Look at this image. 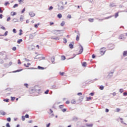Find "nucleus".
Returning <instances> with one entry per match:
<instances>
[{"mask_svg": "<svg viewBox=\"0 0 127 127\" xmlns=\"http://www.w3.org/2000/svg\"><path fill=\"white\" fill-rule=\"evenodd\" d=\"M22 121H25V116H22Z\"/></svg>", "mask_w": 127, "mask_h": 127, "instance_id": "56", "label": "nucleus"}, {"mask_svg": "<svg viewBox=\"0 0 127 127\" xmlns=\"http://www.w3.org/2000/svg\"><path fill=\"white\" fill-rule=\"evenodd\" d=\"M60 109H63L64 108V105H61L59 106Z\"/></svg>", "mask_w": 127, "mask_h": 127, "instance_id": "45", "label": "nucleus"}, {"mask_svg": "<svg viewBox=\"0 0 127 127\" xmlns=\"http://www.w3.org/2000/svg\"><path fill=\"white\" fill-rule=\"evenodd\" d=\"M52 33L55 34V35H59L61 33V30H54L52 31Z\"/></svg>", "mask_w": 127, "mask_h": 127, "instance_id": "2", "label": "nucleus"}, {"mask_svg": "<svg viewBox=\"0 0 127 127\" xmlns=\"http://www.w3.org/2000/svg\"><path fill=\"white\" fill-rule=\"evenodd\" d=\"M10 20V17H8L7 19H6V21L8 22Z\"/></svg>", "mask_w": 127, "mask_h": 127, "instance_id": "63", "label": "nucleus"}, {"mask_svg": "<svg viewBox=\"0 0 127 127\" xmlns=\"http://www.w3.org/2000/svg\"><path fill=\"white\" fill-rule=\"evenodd\" d=\"M114 73H115V70L110 71V72H109L108 75H107V77H108V78H112V77L114 76Z\"/></svg>", "mask_w": 127, "mask_h": 127, "instance_id": "4", "label": "nucleus"}, {"mask_svg": "<svg viewBox=\"0 0 127 127\" xmlns=\"http://www.w3.org/2000/svg\"><path fill=\"white\" fill-rule=\"evenodd\" d=\"M3 101L5 102L6 103H8L9 102V99H4Z\"/></svg>", "mask_w": 127, "mask_h": 127, "instance_id": "26", "label": "nucleus"}, {"mask_svg": "<svg viewBox=\"0 0 127 127\" xmlns=\"http://www.w3.org/2000/svg\"><path fill=\"white\" fill-rule=\"evenodd\" d=\"M99 89H100V90H104V86L101 85V86L99 87Z\"/></svg>", "mask_w": 127, "mask_h": 127, "instance_id": "41", "label": "nucleus"}, {"mask_svg": "<svg viewBox=\"0 0 127 127\" xmlns=\"http://www.w3.org/2000/svg\"><path fill=\"white\" fill-rule=\"evenodd\" d=\"M17 6H18V4L16 3L13 6V8H15V7H17Z\"/></svg>", "mask_w": 127, "mask_h": 127, "instance_id": "35", "label": "nucleus"}, {"mask_svg": "<svg viewBox=\"0 0 127 127\" xmlns=\"http://www.w3.org/2000/svg\"><path fill=\"white\" fill-rule=\"evenodd\" d=\"M123 96H124L125 97L127 96V92H124L123 93Z\"/></svg>", "mask_w": 127, "mask_h": 127, "instance_id": "60", "label": "nucleus"}, {"mask_svg": "<svg viewBox=\"0 0 127 127\" xmlns=\"http://www.w3.org/2000/svg\"><path fill=\"white\" fill-rule=\"evenodd\" d=\"M71 104H76V101L75 100H71Z\"/></svg>", "mask_w": 127, "mask_h": 127, "instance_id": "61", "label": "nucleus"}, {"mask_svg": "<svg viewBox=\"0 0 127 127\" xmlns=\"http://www.w3.org/2000/svg\"><path fill=\"white\" fill-rule=\"evenodd\" d=\"M127 51H125L124 52H123V56H127Z\"/></svg>", "mask_w": 127, "mask_h": 127, "instance_id": "25", "label": "nucleus"}, {"mask_svg": "<svg viewBox=\"0 0 127 127\" xmlns=\"http://www.w3.org/2000/svg\"><path fill=\"white\" fill-rule=\"evenodd\" d=\"M4 66L6 68H8V67H9V65L8 64H4Z\"/></svg>", "mask_w": 127, "mask_h": 127, "instance_id": "27", "label": "nucleus"}, {"mask_svg": "<svg viewBox=\"0 0 127 127\" xmlns=\"http://www.w3.org/2000/svg\"><path fill=\"white\" fill-rule=\"evenodd\" d=\"M8 33V32L7 31H5L4 34H3L4 36H7Z\"/></svg>", "mask_w": 127, "mask_h": 127, "instance_id": "39", "label": "nucleus"}, {"mask_svg": "<svg viewBox=\"0 0 127 127\" xmlns=\"http://www.w3.org/2000/svg\"><path fill=\"white\" fill-rule=\"evenodd\" d=\"M0 115H1L2 116H5L6 115V113L4 112L2 110H1L0 111Z\"/></svg>", "mask_w": 127, "mask_h": 127, "instance_id": "8", "label": "nucleus"}, {"mask_svg": "<svg viewBox=\"0 0 127 127\" xmlns=\"http://www.w3.org/2000/svg\"><path fill=\"white\" fill-rule=\"evenodd\" d=\"M64 24H65V22H64V21H62V22L61 23V26H64Z\"/></svg>", "mask_w": 127, "mask_h": 127, "instance_id": "38", "label": "nucleus"}, {"mask_svg": "<svg viewBox=\"0 0 127 127\" xmlns=\"http://www.w3.org/2000/svg\"><path fill=\"white\" fill-rule=\"evenodd\" d=\"M51 39H54V40H59V38L57 37H54V36H52L51 37Z\"/></svg>", "mask_w": 127, "mask_h": 127, "instance_id": "11", "label": "nucleus"}, {"mask_svg": "<svg viewBox=\"0 0 127 127\" xmlns=\"http://www.w3.org/2000/svg\"><path fill=\"white\" fill-rule=\"evenodd\" d=\"M51 62L52 63H54V62H55V57H53L51 58Z\"/></svg>", "mask_w": 127, "mask_h": 127, "instance_id": "16", "label": "nucleus"}, {"mask_svg": "<svg viewBox=\"0 0 127 127\" xmlns=\"http://www.w3.org/2000/svg\"><path fill=\"white\" fill-rule=\"evenodd\" d=\"M79 39H80V38L79 37V36H78V35H77V36H76V40L77 41H78Z\"/></svg>", "mask_w": 127, "mask_h": 127, "instance_id": "54", "label": "nucleus"}, {"mask_svg": "<svg viewBox=\"0 0 127 127\" xmlns=\"http://www.w3.org/2000/svg\"><path fill=\"white\" fill-rule=\"evenodd\" d=\"M23 69H17L15 71H13L12 73H17V72H21Z\"/></svg>", "mask_w": 127, "mask_h": 127, "instance_id": "9", "label": "nucleus"}, {"mask_svg": "<svg viewBox=\"0 0 127 127\" xmlns=\"http://www.w3.org/2000/svg\"><path fill=\"white\" fill-rule=\"evenodd\" d=\"M12 21L13 22H18V19H17V18H13L12 19Z\"/></svg>", "mask_w": 127, "mask_h": 127, "instance_id": "18", "label": "nucleus"}, {"mask_svg": "<svg viewBox=\"0 0 127 127\" xmlns=\"http://www.w3.org/2000/svg\"><path fill=\"white\" fill-rule=\"evenodd\" d=\"M119 92H120V93H123L124 92V89L123 88H121L119 90Z\"/></svg>", "mask_w": 127, "mask_h": 127, "instance_id": "50", "label": "nucleus"}, {"mask_svg": "<svg viewBox=\"0 0 127 127\" xmlns=\"http://www.w3.org/2000/svg\"><path fill=\"white\" fill-rule=\"evenodd\" d=\"M83 67H87V63L86 62H83L82 64Z\"/></svg>", "mask_w": 127, "mask_h": 127, "instance_id": "12", "label": "nucleus"}, {"mask_svg": "<svg viewBox=\"0 0 127 127\" xmlns=\"http://www.w3.org/2000/svg\"><path fill=\"white\" fill-rule=\"evenodd\" d=\"M6 127H10V125H9V123H7L6 124Z\"/></svg>", "mask_w": 127, "mask_h": 127, "instance_id": "59", "label": "nucleus"}, {"mask_svg": "<svg viewBox=\"0 0 127 127\" xmlns=\"http://www.w3.org/2000/svg\"><path fill=\"white\" fill-rule=\"evenodd\" d=\"M73 121H77L78 120V118L76 117H74L72 119Z\"/></svg>", "mask_w": 127, "mask_h": 127, "instance_id": "40", "label": "nucleus"}, {"mask_svg": "<svg viewBox=\"0 0 127 127\" xmlns=\"http://www.w3.org/2000/svg\"><path fill=\"white\" fill-rule=\"evenodd\" d=\"M0 29H2L3 30H6V29H5V27H4V26L1 27Z\"/></svg>", "mask_w": 127, "mask_h": 127, "instance_id": "49", "label": "nucleus"}, {"mask_svg": "<svg viewBox=\"0 0 127 127\" xmlns=\"http://www.w3.org/2000/svg\"><path fill=\"white\" fill-rule=\"evenodd\" d=\"M6 120L7 122H10L11 121V118H10V117H8V118H7Z\"/></svg>", "mask_w": 127, "mask_h": 127, "instance_id": "34", "label": "nucleus"}, {"mask_svg": "<svg viewBox=\"0 0 127 127\" xmlns=\"http://www.w3.org/2000/svg\"><path fill=\"white\" fill-rule=\"evenodd\" d=\"M12 50H13V51H15V50H16V47H13Z\"/></svg>", "mask_w": 127, "mask_h": 127, "instance_id": "48", "label": "nucleus"}, {"mask_svg": "<svg viewBox=\"0 0 127 127\" xmlns=\"http://www.w3.org/2000/svg\"><path fill=\"white\" fill-rule=\"evenodd\" d=\"M21 42H22V39H18V41H17V43H18V44H20Z\"/></svg>", "mask_w": 127, "mask_h": 127, "instance_id": "15", "label": "nucleus"}, {"mask_svg": "<svg viewBox=\"0 0 127 127\" xmlns=\"http://www.w3.org/2000/svg\"><path fill=\"white\" fill-rule=\"evenodd\" d=\"M19 35H20V36H21V35H22V30H21V29H20L19 30Z\"/></svg>", "mask_w": 127, "mask_h": 127, "instance_id": "33", "label": "nucleus"}, {"mask_svg": "<svg viewBox=\"0 0 127 127\" xmlns=\"http://www.w3.org/2000/svg\"><path fill=\"white\" fill-rule=\"evenodd\" d=\"M69 47L70 49H73V48H74V45L70 43L69 44Z\"/></svg>", "mask_w": 127, "mask_h": 127, "instance_id": "14", "label": "nucleus"}, {"mask_svg": "<svg viewBox=\"0 0 127 127\" xmlns=\"http://www.w3.org/2000/svg\"><path fill=\"white\" fill-rule=\"evenodd\" d=\"M10 98H11V101H13L15 100V97L11 96Z\"/></svg>", "mask_w": 127, "mask_h": 127, "instance_id": "31", "label": "nucleus"}, {"mask_svg": "<svg viewBox=\"0 0 127 127\" xmlns=\"http://www.w3.org/2000/svg\"><path fill=\"white\" fill-rule=\"evenodd\" d=\"M1 8H3V7H0V13H2L3 11L1 10Z\"/></svg>", "mask_w": 127, "mask_h": 127, "instance_id": "51", "label": "nucleus"}, {"mask_svg": "<svg viewBox=\"0 0 127 127\" xmlns=\"http://www.w3.org/2000/svg\"><path fill=\"white\" fill-rule=\"evenodd\" d=\"M93 124H86V127H93Z\"/></svg>", "mask_w": 127, "mask_h": 127, "instance_id": "24", "label": "nucleus"}, {"mask_svg": "<svg viewBox=\"0 0 127 127\" xmlns=\"http://www.w3.org/2000/svg\"><path fill=\"white\" fill-rule=\"evenodd\" d=\"M45 94H46V95H47V94H48V93H49V89H47L46 91H45Z\"/></svg>", "mask_w": 127, "mask_h": 127, "instance_id": "44", "label": "nucleus"}, {"mask_svg": "<svg viewBox=\"0 0 127 127\" xmlns=\"http://www.w3.org/2000/svg\"><path fill=\"white\" fill-rule=\"evenodd\" d=\"M28 83H24V86H25L26 88H28Z\"/></svg>", "mask_w": 127, "mask_h": 127, "instance_id": "47", "label": "nucleus"}, {"mask_svg": "<svg viewBox=\"0 0 127 127\" xmlns=\"http://www.w3.org/2000/svg\"><path fill=\"white\" fill-rule=\"evenodd\" d=\"M66 60V57L65 56H62V60Z\"/></svg>", "mask_w": 127, "mask_h": 127, "instance_id": "30", "label": "nucleus"}, {"mask_svg": "<svg viewBox=\"0 0 127 127\" xmlns=\"http://www.w3.org/2000/svg\"><path fill=\"white\" fill-rule=\"evenodd\" d=\"M29 14L31 17H34V16H35V13L33 11L29 12Z\"/></svg>", "mask_w": 127, "mask_h": 127, "instance_id": "7", "label": "nucleus"}, {"mask_svg": "<svg viewBox=\"0 0 127 127\" xmlns=\"http://www.w3.org/2000/svg\"><path fill=\"white\" fill-rule=\"evenodd\" d=\"M11 15H12V16H14V15H16V12L13 11L11 12Z\"/></svg>", "mask_w": 127, "mask_h": 127, "instance_id": "19", "label": "nucleus"}, {"mask_svg": "<svg viewBox=\"0 0 127 127\" xmlns=\"http://www.w3.org/2000/svg\"><path fill=\"white\" fill-rule=\"evenodd\" d=\"M110 6H111V7H114V6H116L115 4H110Z\"/></svg>", "mask_w": 127, "mask_h": 127, "instance_id": "58", "label": "nucleus"}, {"mask_svg": "<svg viewBox=\"0 0 127 127\" xmlns=\"http://www.w3.org/2000/svg\"><path fill=\"white\" fill-rule=\"evenodd\" d=\"M67 18H72V16H71L70 14H68L67 15Z\"/></svg>", "mask_w": 127, "mask_h": 127, "instance_id": "53", "label": "nucleus"}, {"mask_svg": "<svg viewBox=\"0 0 127 127\" xmlns=\"http://www.w3.org/2000/svg\"><path fill=\"white\" fill-rule=\"evenodd\" d=\"M35 33H32V34H30L29 35V38L30 39H33L35 36Z\"/></svg>", "mask_w": 127, "mask_h": 127, "instance_id": "6", "label": "nucleus"}, {"mask_svg": "<svg viewBox=\"0 0 127 127\" xmlns=\"http://www.w3.org/2000/svg\"><path fill=\"white\" fill-rule=\"evenodd\" d=\"M50 125H51L50 123H48V124H47V125H46V127H50Z\"/></svg>", "mask_w": 127, "mask_h": 127, "instance_id": "64", "label": "nucleus"}, {"mask_svg": "<svg viewBox=\"0 0 127 127\" xmlns=\"http://www.w3.org/2000/svg\"><path fill=\"white\" fill-rule=\"evenodd\" d=\"M13 33H16V29H13L12 30Z\"/></svg>", "mask_w": 127, "mask_h": 127, "instance_id": "62", "label": "nucleus"}, {"mask_svg": "<svg viewBox=\"0 0 127 127\" xmlns=\"http://www.w3.org/2000/svg\"><path fill=\"white\" fill-rule=\"evenodd\" d=\"M92 99V97L91 96H89V97H86V101H89L90 100Z\"/></svg>", "mask_w": 127, "mask_h": 127, "instance_id": "29", "label": "nucleus"}, {"mask_svg": "<svg viewBox=\"0 0 127 127\" xmlns=\"http://www.w3.org/2000/svg\"><path fill=\"white\" fill-rule=\"evenodd\" d=\"M64 3L63 2V1H60V3L58 4V10H63V9L64 8V6H63Z\"/></svg>", "mask_w": 127, "mask_h": 127, "instance_id": "1", "label": "nucleus"}, {"mask_svg": "<svg viewBox=\"0 0 127 127\" xmlns=\"http://www.w3.org/2000/svg\"><path fill=\"white\" fill-rule=\"evenodd\" d=\"M88 21L89 22H94V18H89Z\"/></svg>", "mask_w": 127, "mask_h": 127, "instance_id": "23", "label": "nucleus"}, {"mask_svg": "<svg viewBox=\"0 0 127 127\" xmlns=\"http://www.w3.org/2000/svg\"><path fill=\"white\" fill-rule=\"evenodd\" d=\"M100 53L101 55H104L106 53V49L104 48H102L100 49Z\"/></svg>", "mask_w": 127, "mask_h": 127, "instance_id": "3", "label": "nucleus"}, {"mask_svg": "<svg viewBox=\"0 0 127 127\" xmlns=\"http://www.w3.org/2000/svg\"><path fill=\"white\" fill-rule=\"evenodd\" d=\"M58 18H62V14L59 13L57 15Z\"/></svg>", "mask_w": 127, "mask_h": 127, "instance_id": "21", "label": "nucleus"}, {"mask_svg": "<svg viewBox=\"0 0 127 127\" xmlns=\"http://www.w3.org/2000/svg\"><path fill=\"white\" fill-rule=\"evenodd\" d=\"M4 4L5 6H6L7 5V4H9V2H8V1L5 2Z\"/></svg>", "mask_w": 127, "mask_h": 127, "instance_id": "43", "label": "nucleus"}, {"mask_svg": "<svg viewBox=\"0 0 127 127\" xmlns=\"http://www.w3.org/2000/svg\"><path fill=\"white\" fill-rule=\"evenodd\" d=\"M109 47L110 49H111V50H112V49H114V48H115V45H110L109 46Z\"/></svg>", "mask_w": 127, "mask_h": 127, "instance_id": "10", "label": "nucleus"}, {"mask_svg": "<svg viewBox=\"0 0 127 127\" xmlns=\"http://www.w3.org/2000/svg\"><path fill=\"white\" fill-rule=\"evenodd\" d=\"M22 15H21V17H20V21L22 22V21H23V17H22Z\"/></svg>", "mask_w": 127, "mask_h": 127, "instance_id": "32", "label": "nucleus"}, {"mask_svg": "<svg viewBox=\"0 0 127 127\" xmlns=\"http://www.w3.org/2000/svg\"><path fill=\"white\" fill-rule=\"evenodd\" d=\"M52 89H58V87L55 84L52 86Z\"/></svg>", "mask_w": 127, "mask_h": 127, "instance_id": "17", "label": "nucleus"}, {"mask_svg": "<svg viewBox=\"0 0 127 127\" xmlns=\"http://www.w3.org/2000/svg\"><path fill=\"white\" fill-rule=\"evenodd\" d=\"M61 111L62 112H63V113H65L67 111V109L64 108V109H62Z\"/></svg>", "mask_w": 127, "mask_h": 127, "instance_id": "28", "label": "nucleus"}, {"mask_svg": "<svg viewBox=\"0 0 127 127\" xmlns=\"http://www.w3.org/2000/svg\"><path fill=\"white\" fill-rule=\"evenodd\" d=\"M95 95V93L94 92H91L89 94V96H94Z\"/></svg>", "mask_w": 127, "mask_h": 127, "instance_id": "55", "label": "nucleus"}, {"mask_svg": "<svg viewBox=\"0 0 127 127\" xmlns=\"http://www.w3.org/2000/svg\"><path fill=\"white\" fill-rule=\"evenodd\" d=\"M25 11V7H24L21 11V13H23Z\"/></svg>", "mask_w": 127, "mask_h": 127, "instance_id": "57", "label": "nucleus"}, {"mask_svg": "<svg viewBox=\"0 0 127 127\" xmlns=\"http://www.w3.org/2000/svg\"><path fill=\"white\" fill-rule=\"evenodd\" d=\"M119 16V12H117L115 13V18H117Z\"/></svg>", "mask_w": 127, "mask_h": 127, "instance_id": "36", "label": "nucleus"}, {"mask_svg": "<svg viewBox=\"0 0 127 127\" xmlns=\"http://www.w3.org/2000/svg\"><path fill=\"white\" fill-rule=\"evenodd\" d=\"M80 47V49L79 50V53L78 54H82L83 53V51H84V48H83V46L81 45H79Z\"/></svg>", "mask_w": 127, "mask_h": 127, "instance_id": "5", "label": "nucleus"}, {"mask_svg": "<svg viewBox=\"0 0 127 127\" xmlns=\"http://www.w3.org/2000/svg\"><path fill=\"white\" fill-rule=\"evenodd\" d=\"M38 69H39V70H44V69H45V68H44V67L41 66L40 65H38Z\"/></svg>", "mask_w": 127, "mask_h": 127, "instance_id": "13", "label": "nucleus"}, {"mask_svg": "<svg viewBox=\"0 0 127 127\" xmlns=\"http://www.w3.org/2000/svg\"><path fill=\"white\" fill-rule=\"evenodd\" d=\"M40 55H37L34 58V59H40V58H41V57H38V56H40Z\"/></svg>", "mask_w": 127, "mask_h": 127, "instance_id": "20", "label": "nucleus"}, {"mask_svg": "<svg viewBox=\"0 0 127 127\" xmlns=\"http://www.w3.org/2000/svg\"><path fill=\"white\" fill-rule=\"evenodd\" d=\"M40 25V23H38V24H35L34 27L35 28H37L38 27V25Z\"/></svg>", "mask_w": 127, "mask_h": 127, "instance_id": "22", "label": "nucleus"}, {"mask_svg": "<svg viewBox=\"0 0 127 127\" xmlns=\"http://www.w3.org/2000/svg\"><path fill=\"white\" fill-rule=\"evenodd\" d=\"M52 9H53V6H51L49 8V10H52Z\"/></svg>", "mask_w": 127, "mask_h": 127, "instance_id": "52", "label": "nucleus"}, {"mask_svg": "<svg viewBox=\"0 0 127 127\" xmlns=\"http://www.w3.org/2000/svg\"><path fill=\"white\" fill-rule=\"evenodd\" d=\"M3 63V60L0 59V64H2Z\"/></svg>", "mask_w": 127, "mask_h": 127, "instance_id": "46", "label": "nucleus"}, {"mask_svg": "<svg viewBox=\"0 0 127 127\" xmlns=\"http://www.w3.org/2000/svg\"><path fill=\"white\" fill-rule=\"evenodd\" d=\"M63 40H64V43H65V44L67 43V39L66 38H64Z\"/></svg>", "mask_w": 127, "mask_h": 127, "instance_id": "37", "label": "nucleus"}, {"mask_svg": "<svg viewBox=\"0 0 127 127\" xmlns=\"http://www.w3.org/2000/svg\"><path fill=\"white\" fill-rule=\"evenodd\" d=\"M25 118H26V119H29V115L28 114H26L25 115Z\"/></svg>", "mask_w": 127, "mask_h": 127, "instance_id": "42", "label": "nucleus"}]
</instances>
